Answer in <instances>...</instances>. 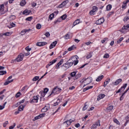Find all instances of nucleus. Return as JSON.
Returning a JSON list of instances; mask_svg holds the SVG:
<instances>
[{"label": "nucleus", "mask_w": 129, "mask_h": 129, "mask_svg": "<svg viewBox=\"0 0 129 129\" xmlns=\"http://www.w3.org/2000/svg\"><path fill=\"white\" fill-rule=\"evenodd\" d=\"M113 121L115 123H116V124H120V123H119V121L118 120H117V119H113Z\"/></svg>", "instance_id": "nucleus-36"}, {"label": "nucleus", "mask_w": 129, "mask_h": 129, "mask_svg": "<svg viewBox=\"0 0 129 129\" xmlns=\"http://www.w3.org/2000/svg\"><path fill=\"white\" fill-rule=\"evenodd\" d=\"M41 28H42V25H41V24H37L36 25V29H37L38 30H40V29H41Z\"/></svg>", "instance_id": "nucleus-39"}, {"label": "nucleus", "mask_w": 129, "mask_h": 129, "mask_svg": "<svg viewBox=\"0 0 129 129\" xmlns=\"http://www.w3.org/2000/svg\"><path fill=\"white\" fill-rule=\"evenodd\" d=\"M103 23H104V18H100L96 22L97 25H101V24H103Z\"/></svg>", "instance_id": "nucleus-12"}, {"label": "nucleus", "mask_w": 129, "mask_h": 129, "mask_svg": "<svg viewBox=\"0 0 129 129\" xmlns=\"http://www.w3.org/2000/svg\"><path fill=\"white\" fill-rule=\"evenodd\" d=\"M111 8H112L111 5H108L106 7V10L107 11H110L111 10Z\"/></svg>", "instance_id": "nucleus-34"}, {"label": "nucleus", "mask_w": 129, "mask_h": 129, "mask_svg": "<svg viewBox=\"0 0 129 129\" xmlns=\"http://www.w3.org/2000/svg\"><path fill=\"white\" fill-rule=\"evenodd\" d=\"M4 36H11V35L13 34V32H8L4 33Z\"/></svg>", "instance_id": "nucleus-30"}, {"label": "nucleus", "mask_w": 129, "mask_h": 129, "mask_svg": "<svg viewBox=\"0 0 129 129\" xmlns=\"http://www.w3.org/2000/svg\"><path fill=\"white\" fill-rule=\"evenodd\" d=\"M61 100H62V98H61L60 97L57 99L56 102L54 103L53 105L54 106H56V105H58V103H60L61 102Z\"/></svg>", "instance_id": "nucleus-23"}, {"label": "nucleus", "mask_w": 129, "mask_h": 129, "mask_svg": "<svg viewBox=\"0 0 129 129\" xmlns=\"http://www.w3.org/2000/svg\"><path fill=\"white\" fill-rule=\"evenodd\" d=\"M97 126H100V122L99 121V120L96 122L95 124H93L91 126V129H95L97 127Z\"/></svg>", "instance_id": "nucleus-8"}, {"label": "nucleus", "mask_w": 129, "mask_h": 129, "mask_svg": "<svg viewBox=\"0 0 129 129\" xmlns=\"http://www.w3.org/2000/svg\"><path fill=\"white\" fill-rule=\"evenodd\" d=\"M21 95H22V94H21V92H19L16 94V97L18 98V97H20Z\"/></svg>", "instance_id": "nucleus-46"}, {"label": "nucleus", "mask_w": 129, "mask_h": 129, "mask_svg": "<svg viewBox=\"0 0 129 129\" xmlns=\"http://www.w3.org/2000/svg\"><path fill=\"white\" fill-rule=\"evenodd\" d=\"M121 81H122V80L121 79H118L114 82H113L112 83V84L113 85H118V84H119V83H120V82H121Z\"/></svg>", "instance_id": "nucleus-17"}, {"label": "nucleus", "mask_w": 129, "mask_h": 129, "mask_svg": "<svg viewBox=\"0 0 129 129\" xmlns=\"http://www.w3.org/2000/svg\"><path fill=\"white\" fill-rule=\"evenodd\" d=\"M109 82H110V79H107L104 83V87H106V86L107 85V84H108V83H109Z\"/></svg>", "instance_id": "nucleus-26"}, {"label": "nucleus", "mask_w": 129, "mask_h": 129, "mask_svg": "<svg viewBox=\"0 0 129 129\" xmlns=\"http://www.w3.org/2000/svg\"><path fill=\"white\" fill-rule=\"evenodd\" d=\"M24 107H25V106L21 105L19 107L18 110H19L20 111H22L24 110Z\"/></svg>", "instance_id": "nucleus-32"}, {"label": "nucleus", "mask_w": 129, "mask_h": 129, "mask_svg": "<svg viewBox=\"0 0 129 129\" xmlns=\"http://www.w3.org/2000/svg\"><path fill=\"white\" fill-rule=\"evenodd\" d=\"M112 109H113V106H110L106 109V110L107 112H109V111H111Z\"/></svg>", "instance_id": "nucleus-25"}, {"label": "nucleus", "mask_w": 129, "mask_h": 129, "mask_svg": "<svg viewBox=\"0 0 129 129\" xmlns=\"http://www.w3.org/2000/svg\"><path fill=\"white\" fill-rule=\"evenodd\" d=\"M91 57H92V54H91V53H89L87 54L86 58L87 59H89L90 58H91Z\"/></svg>", "instance_id": "nucleus-35"}, {"label": "nucleus", "mask_w": 129, "mask_h": 129, "mask_svg": "<svg viewBox=\"0 0 129 129\" xmlns=\"http://www.w3.org/2000/svg\"><path fill=\"white\" fill-rule=\"evenodd\" d=\"M9 19H10V21H13V20L16 19V16L15 15H11L10 16Z\"/></svg>", "instance_id": "nucleus-33"}, {"label": "nucleus", "mask_w": 129, "mask_h": 129, "mask_svg": "<svg viewBox=\"0 0 129 129\" xmlns=\"http://www.w3.org/2000/svg\"><path fill=\"white\" fill-rule=\"evenodd\" d=\"M25 50L27 51V52H30V51L32 50V48H30V46H28L25 48Z\"/></svg>", "instance_id": "nucleus-41"}, {"label": "nucleus", "mask_w": 129, "mask_h": 129, "mask_svg": "<svg viewBox=\"0 0 129 129\" xmlns=\"http://www.w3.org/2000/svg\"><path fill=\"white\" fill-rule=\"evenodd\" d=\"M128 20H129V17H125L123 19V21L124 22H126V21H128Z\"/></svg>", "instance_id": "nucleus-57"}, {"label": "nucleus", "mask_w": 129, "mask_h": 129, "mask_svg": "<svg viewBox=\"0 0 129 129\" xmlns=\"http://www.w3.org/2000/svg\"><path fill=\"white\" fill-rule=\"evenodd\" d=\"M98 10V8L96 6H93L92 7V10L89 12V14L91 16H92V15H94V13L95 12H97Z\"/></svg>", "instance_id": "nucleus-7"}, {"label": "nucleus", "mask_w": 129, "mask_h": 129, "mask_svg": "<svg viewBox=\"0 0 129 129\" xmlns=\"http://www.w3.org/2000/svg\"><path fill=\"white\" fill-rule=\"evenodd\" d=\"M49 108H50V105L47 104L41 109V112H46Z\"/></svg>", "instance_id": "nucleus-11"}, {"label": "nucleus", "mask_w": 129, "mask_h": 129, "mask_svg": "<svg viewBox=\"0 0 129 129\" xmlns=\"http://www.w3.org/2000/svg\"><path fill=\"white\" fill-rule=\"evenodd\" d=\"M75 126H76V127H79L80 126V124L78 123L75 125Z\"/></svg>", "instance_id": "nucleus-64"}, {"label": "nucleus", "mask_w": 129, "mask_h": 129, "mask_svg": "<svg viewBox=\"0 0 129 129\" xmlns=\"http://www.w3.org/2000/svg\"><path fill=\"white\" fill-rule=\"evenodd\" d=\"M76 75V73L75 72H74L71 74V76L72 77H74Z\"/></svg>", "instance_id": "nucleus-53"}, {"label": "nucleus", "mask_w": 129, "mask_h": 129, "mask_svg": "<svg viewBox=\"0 0 129 129\" xmlns=\"http://www.w3.org/2000/svg\"><path fill=\"white\" fill-rule=\"evenodd\" d=\"M56 45H57V41H55L53 42H52L50 46H49V49H53V48H54V47H55V46H56Z\"/></svg>", "instance_id": "nucleus-21"}, {"label": "nucleus", "mask_w": 129, "mask_h": 129, "mask_svg": "<svg viewBox=\"0 0 129 129\" xmlns=\"http://www.w3.org/2000/svg\"><path fill=\"white\" fill-rule=\"evenodd\" d=\"M87 109V105H85V106L83 107V110H86Z\"/></svg>", "instance_id": "nucleus-61"}, {"label": "nucleus", "mask_w": 129, "mask_h": 129, "mask_svg": "<svg viewBox=\"0 0 129 129\" xmlns=\"http://www.w3.org/2000/svg\"><path fill=\"white\" fill-rule=\"evenodd\" d=\"M81 77V74H78L75 76L76 79H79V78H80Z\"/></svg>", "instance_id": "nucleus-43"}, {"label": "nucleus", "mask_w": 129, "mask_h": 129, "mask_svg": "<svg viewBox=\"0 0 129 129\" xmlns=\"http://www.w3.org/2000/svg\"><path fill=\"white\" fill-rule=\"evenodd\" d=\"M31 20H33V17L32 16L26 18V20L29 21V22H31Z\"/></svg>", "instance_id": "nucleus-45"}, {"label": "nucleus", "mask_w": 129, "mask_h": 129, "mask_svg": "<svg viewBox=\"0 0 129 129\" xmlns=\"http://www.w3.org/2000/svg\"><path fill=\"white\" fill-rule=\"evenodd\" d=\"M15 126H16V123H14L13 125L10 126L9 127V128L10 129H13L15 127Z\"/></svg>", "instance_id": "nucleus-58"}, {"label": "nucleus", "mask_w": 129, "mask_h": 129, "mask_svg": "<svg viewBox=\"0 0 129 129\" xmlns=\"http://www.w3.org/2000/svg\"><path fill=\"white\" fill-rule=\"evenodd\" d=\"M44 35L47 37V38H48V37H50V33L49 32H46Z\"/></svg>", "instance_id": "nucleus-55"}, {"label": "nucleus", "mask_w": 129, "mask_h": 129, "mask_svg": "<svg viewBox=\"0 0 129 129\" xmlns=\"http://www.w3.org/2000/svg\"><path fill=\"white\" fill-rule=\"evenodd\" d=\"M5 74H7V71H0V75H5Z\"/></svg>", "instance_id": "nucleus-37"}, {"label": "nucleus", "mask_w": 129, "mask_h": 129, "mask_svg": "<svg viewBox=\"0 0 129 129\" xmlns=\"http://www.w3.org/2000/svg\"><path fill=\"white\" fill-rule=\"evenodd\" d=\"M57 62V59H53L51 61L49 62V63L46 66V68H49L50 66L53 65V64H54V63H56Z\"/></svg>", "instance_id": "nucleus-14"}, {"label": "nucleus", "mask_w": 129, "mask_h": 129, "mask_svg": "<svg viewBox=\"0 0 129 129\" xmlns=\"http://www.w3.org/2000/svg\"><path fill=\"white\" fill-rule=\"evenodd\" d=\"M5 108V105H0V110H3Z\"/></svg>", "instance_id": "nucleus-62"}, {"label": "nucleus", "mask_w": 129, "mask_h": 129, "mask_svg": "<svg viewBox=\"0 0 129 129\" xmlns=\"http://www.w3.org/2000/svg\"><path fill=\"white\" fill-rule=\"evenodd\" d=\"M13 81H14V80H11L10 81H7L5 82V83H4V85H8V84H10V83H12V82H13Z\"/></svg>", "instance_id": "nucleus-31"}, {"label": "nucleus", "mask_w": 129, "mask_h": 129, "mask_svg": "<svg viewBox=\"0 0 129 129\" xmlns=\"http://www.w3.org/2000/svg\"><path fill=\"white\" fill-rule=\"evenodd\" d=\"M125 119L126 121V122H129V115H128L126 117Z\"/></svg>", "instance_id": "nucleus-60"}, {"label": "nucleus", "mask_w": 129, "mask_h": 129, "mask_svg": "<svg viewBox=\"0 0 129 129\" xmlns=\"http://www.w3.org/2000/svg\"><path fill=\"white\" fill-rule=\"evenodd\" d=\"M80 23V20L77 19L73 23V27H75V26H76V25H78Z\"/></svg>", "instance_id": "nucleus-28"}, {"label": "nucleus", "mask_w": 129, "mask_h": 129, "mask_svg": "<svg viewBox=\"0 0 129 129\" xmlns=\"http://www.w3.org/2000/svg\"><path fill=\"white\" fill-rule=\"evenodd\" d=\"M7 124H9L8 121H6L5 123H4V124H3L4 127H6Z\"/></svg>", "instance_id": "nucleus-50"}, {"label": "nucleus", "mask_w": 129, "mask_h": 129, "mask_svg": "<svg viewBox=\"0 0 129 129\" xmlns=\"http://www.w3.org/2000/svg\"><path fill=\"white\" fill-rule=\"evenodd\" d=\"M25 102V99L22 100L19 103H17V105H19V104H22V103H24Z\"/></svg>", "instance_id": "nucleus-54"}, {"label": "nucleus", "mask_w": 129, "mask_h": 129, "mask_svg": "<svg viewBox=\"0 0 129 129\" xmlns=\"http://www.w3.org/2000/svg\"><path fill=\"white\" fill-rule=\"evenodd\" d=\"M61 22V19L58 18L57 20L54 22V24H57V23H60Z\"/></svg>", "instance_id": "nucleus-48"}, {"label": "nucleus", "mask_w": 129, "mask_h": 129, "mask_svg": "<svg viewBox=\"0 0 129 129\" xmlns=\"http://www.w3.org/2000/svg\"><path fill=\"white\" fill-rule=\"evenodd\" d=\"M71 60L72 61H71ZM79 60H77V57H73L71 59H69L66 63L63 64L62 66V67H64L66 69H68V68H70L72 66H73V63H74V66H75L77 64H78Z\"/></svg>", "instance_id": "nucleus-1"}, {"label": "nucleus", "mask_w": 129, "mask_h": 129, "mask_svg": "<svg viewBox=\"0 0 129 129\" xmlns=\"http://www.w3.org/2000/svg\"><path fill=\"white\" fill-rule=\"evenodd\" d=\"M45 114H45V113L40 114L39 115L36 116V117H35L33 120H37V119H40V118H42V117H44V116H45Z\"/></svg>", "instance_id": "nucleus-13"}, {"label": "nucleus", "mask_w": 129, "mask_h": 129, "mask_svg": "<svg viewBox=\"0 0 129 129\" xmlns=\"http://www.w3.org/2000/svg\"><path fill=\"white\" fill-rule=\"evenodd\" d=\"M91 43L92 42L90 41L85 43V45H87V46H89V45H90Z\"/></svg>", "instance_id": "nucleus-63"}, {"label": "nucleus", "mask_w": 129, "mask_h": 129, "mask_svg": "<svg viewBox=\"0 0 129 129\" xmlns=\"http://www.w3.org/2000/svg\"><path fill=\"white\" fill-rule=\"evenodd\" d=\"M36 6H37V3H36L35 2H33L31 3V7H32V8H35V7H36Z\"/></svg>", "instance_id": "nucleus-51"}, {"label": "nucleus", "mask_w": 129, "mask_h": 129, "mask_svg": "<svg viewBox=\"0 0 129 129\" xmlns=\"http://www.w3.org/2000/svg\"><path fill=\"white\" fill-rule=\"evenodd\" d=\"M68 3H69V1L68 0L63 1L60 5L58 6V8H63V7H65L67 5V4H68Z\"/></svg>", "instance_id": "nucleus-9"}, {"label": "nucleus", "mask_w": 129, "mask_h": 129, "mask_svg": "<svg viewBox=\"0 0 129 129\" xmlns=\"http://www.w3.org/2000/svg\"><path fill=\"white\" fill-rule=\"evenodd\" d=\"M75 120L71 119L70 120H68L67 121H66L63 122L62 124L63 125H64L65 126H69V125H71V123L72 122H74Z\"/></svg>", "instance_id": "nucleus-5"}, {"label": "nucleus", "mask_w": 129, "mask_h": 129, "mask_svg": "<svg viewBox=\"0 0 129 129\" xmlns=\"http://www.w3.org/2000/svg\"><path fill=\"white\" fill-rule=\"evenodd\" d=\"M48 91H49L48 88H45L43 92H44V93L46 94Z\"/></svg>", "instance_id": "nucleus-59"}, {"label": "nucleus", "mask_w": 129, "mask_h": 129, "mask_svg": "<svg viewBox=\"0 0 129 129\" xmlns=\"http://www.w3.org/2000/svg\"><path fill=\"white\" fill-rule=\"evenodd\" d=\"M23 59H24V54L23 53H20L17 56L15 60L17 62H21V61H23Z\"/></svg>", "instance_id": "nucleus-6"}, {"label": "nucleus", "mask_w": 129, "mask_h": 129, "mask_svg": "<svg viewBox=\"0 0 129 129\" xmlns=\"http://www.w3.org/2000/svg\"><path fill=\"white\" fill-rule=\"evenodd\" d=\"M62 91V89L58 88V87H55L54 88L53 90L51 92V94L49 95V96H54L55 94H57L59 93V92H61Z\"/></svg>", "instance_id": "nucleus-2"}, {"label": "nucleus", "mask_w": 129, "mask_h": 129, "mask_svg": "<svg viewBox=\"0 0 129 129\" xmlns=\"http://www.w3.org/2000/svg\"><path fill=\"white\" fill-rule=\"evenodd\" d=\"M40 93L41 96V98H42V97H44L46 95V94L44 92H43V91L40 92Z\"/></svg>", "instance_id": "nucleus-38"}, {"label": "nucleus", "mask_w": 129, "mask_h": 129, "mask_svg": "<svg viewBox=\"0 0 129 129\" xmlns=\"http://www.w3.org/2000/svg\"><path fill=\"white\" fill-rule=\"evenodd\" d=\"M70 38V35L68 34H67V35H65V39H66L67 40L69 39Z\"/></svg>", "instance_id": "nucleus-56"}, {"label": "nucleus", "mask_w": 129, "mask_h": 129, "mask_svg": "<svg viewBox=\"0 0 129 129\" xmlns=\"http://www.w3.org/2000/svg\"><path fill=\"white\" fill-rule=\"evenodd\" d=\"M5 5L4 4H2L1 6H0V13L1 14V15H4V14H5Z\"/></svg>", "instance_id": "nucleus-16"}, {"label": "nucleus", "mask_w": 129, "mask_h": 129, "mask_svg": "<svg viewBox=\"0 0 129 129\" xmlns=\"http://www.w3.org/2000/svg\"><path fill=\"white\" fill-rule=\"evenodd\" d=\"M105 97V95H104V94H100L98 96L97 100L99 101L100 100V99H102V98H104Z\"/></svg>", "instance_id": "nucleus-22"}, {"label": "nucleus", "mask_w": 129, "mask_h": 129, "mask_svg": "<svg viewBox=\"0 0 129 129\" xmlns=\"http://www.w3.org/2000/svg\"><path fill=\"white\" fill-rule=\"evenodd\" d=\"M125 8H126V4L123 2V5H122V9H125Z\"/></svg>", "instance_id": "nucleus-52"}, {"label": "nucleus", "mask_w": 129, "mask_h": 129, "mask_svg": "<svg viewBox=\"0 0 129 129\" xmlns=\"http://www.w3.org/2000/svg\"><path fill=\"white\" fill-rule=\"evenodd\" d=\"M126 86H127V84H124L123 86H122L117 92L116 93H119L121 90H124Z\"/></svg>", "instance_id": "nucleus-15"}, {"label": "nucleus", "mask_w": 129, "mask_h": 129, "mask_svg": "<svg viewBox=\"0 0 129 129\" xmlns=\"http://www.w3.org/2000/svg\"><path fill=\"white\" fill-rule=\"evenodd\" d=\"M31 13H32V11H31V10H25L23 11V15H25V16H28V15H30Z\"/></svg>", "instance_id": "nucleus-20"}, {"label": "nucleus", "mask_w": 129, "mask_h": 129, "mask_svg": "<svg viewBox=\"0 0 129 129\" xmlns=\"http://www.w3.org/2000/svg\"><path fill=\"white\" fill-rule=\"evenodd\" d=\"M67 18V15H66V14L61 16V19L62 20H66V19Z\"/></svg>", "instance_id": "nucleus-47"}, {"label": "nucleus", "mask_w": 129, "mask_h": 129, "mask_svg": "<svg viewBox=\"0 0 129 129\" xmlns=\"http://www.w3.org/2000/svg\"><path fill=\"white\" fill-rule=\"evenodd\" d=\"M47 42H37L36 43L37 46H39V47H43V46H45V45H47Z\"/></svg>", "instance_id": "nucleus-18"}, {"label": "nucleus", "mask_w": 129, "mask_h": 129, "mask_svg": "<svg viewBox=\"0 0 129 129\" xmlns=\"http://www.w3.org/2000/svg\"><path fill=\"white\" fill-rule=\"evenodd\" d=\"M54 14H50L49 16V19H50V20H53V18H54Z\"/></svg>", "instance_id": "nucleus-40"}, {"label": "nucleus", "mask_w": 129, "mask_h": 129, "mask_svg": "<svg viewBox=\"0 0 129 129\" xmlns=\"http://www.w3.org/2000/svg\"><path fill=\"white\" fill-rule=\"evenodd\" d=\"M26 4V0H22L20 2V6H21V7H24V6H25Z\"/></svg>", "instance_id": "nucleus-29"}, {"label": "nucleus", "mask_w": 129, "mask_h": 129, "mask_svg": "<svg viewBox=\"0 0 129 129\" xmlns=\"http://www.w3.org/2000/svg\"><path fill=\"white\" fill-rule=\"evenodd\" d=\"M129 29V24H127L126 25H124L123 27L122 28V30H120L121 33H125L126 32L124 30H127Z\"/></svg>", "instance_id": "nucleus-10"}, {"label": "nucleus", "mask_w": 129, "mask_h": 129, "mask_svg": "<svg viewBox=\"0 0 129 129\" xmlns=\"http://www.w3.org/2000/svg\"><path fill=\"white\" fill-rule=\"evenodd\" d=\"M39 79V77L38 76H36L35 77L33 78V81H37V80H38Z\"/></svg>", "instance_id": "nucleus-49"}, {"label": "nucleus", "mask_w": 129, "mask_h": 129, "mask_svg": "<svg viewBox=\"0 0 129 129\" xmlns=\"http://www.w3.org/2000/svg\"><path fill=\"white\" fill-rule=\"evenodd\" d=\"M30 31H31L30 29L23 30L21 31V34H22V35H25V34H26V33H28V32H30Z\"/></svg>", "instance_id": "nucleus-24"}, {"label": "nucleus", "mask_w": 129, "mask_h": 129, "mask_svg": "<svg viewBox=\"0 0 129 129\" xmlns=\"http://www.w3.org/2000/svg\"><path fill=\"white\" fill-rule=\"evenodd\" d=\"M103 58H105V59H107V58H109V54L108 53H106L104 55Z\"/></svg>", "instance_id": "nucleus-44"}, {"label": "nucleus", "mask_w": 129, "mask_h": 129, "mask_svg": "<svg viewBox=\"0 0 129 129\" xmlns=\"http://www.w3.org/2000/svg\"><path fill=\"white\" fill-rule=\"evenodd\" d=\"M103 77H104V76H103V75H102L101 76H99L96 80V81H97V82H99V81H101V80H102V79L103 78Z\"/></svg>", "instance_id": "nucleus-27"}, {"label": "nucleus", "mask_w": 129, "mask_h": 129, "mask_svg": "<svg viewBox=\"0 0 129 129\" xmlns=\"http://www.w3.org/2000/svg\"><path fill=\"white\" fill-rule=\"evenodd\" d=\"M80 82L82 84L86 83V85H88V84H90L92 82V78L89 77L87 79H83L80 81Z\"/></svg>", "instance_id": "nucleus-3"}, {"label": "nucleus", "mask_w": 129, "mask_h": 129, "mask_svg": "<svg viewBox=\"0 0 129 129\" xmlns=\"http://www.w3.org/2000/svg\"><path fill=\"white\" fill-rule=\"evenodd\" d=\"M63 62H64V59H61L60 61L57 63V64L56 66V69H58L59 68V67L61 66V65H62V64H63Z\"/></svg>", "instance_id": "nucleus-19"}, {"label": "nucleus", "mask_w": 129, "mask_h": 129, "mask_svg": "<svg viewBox=\"0 0 129 129\" xmlns=\"http://www.w3.org/2000/svg\"><path fill=\"white\" fill-rule=\"evenodd\" d=\"M39 100V96H36L33 97L32 99H31L29 101L30 103H37Z\"/></svg>", "instance_id": "nucleus-4"}, {"label": "nucleus", "mask_w": 129, "mask_h": 129, "mask_svg": "<svg viewBox=\"0 0 129 129\" xmlns=\"http://www.w3.org/2000/svg\"><path fill=\"white\" fill-rule=\"evenodd\" d=\"M123 40V37L120 38L117 41V44H119L120 42H121Z\"/></svg>", "instance_id": "nucleus-42"}]
</instances>
